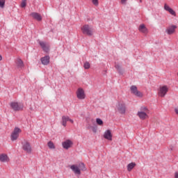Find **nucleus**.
I'll list each match as a JSON object with an SVG mask.
<instances>
[{
    "label": "nucleus",
    "instance_id": "7",
    "mask_svg": "<svg viewBox=\"0 0 178 178\" xmlns=\"http://www.w3.org/2000/svg\"><path fill=\"white\" fill-rule=\"evenodd\" d=\"M117 111L120 115H125L126 114V105L123 103H119L117 106Z\"/></svg>",
    "mask_w": 178,
    "mask_h": 178
},
{
    "label": "nucleus",
    "instance_id": "12",
    "mask_svg": "<svg viewBox=\"0 0 178 178\" xmlns=\"http://www.w3.org/2000/svg\"><path fill=\"white\" fill-rule=\"evenodd\" d=\"M112 131H111L110 129L105 131L104 134V138L108 140V141H112Z\"/></svg>",
    "mask_w": 178,
    "mask_h": 178
},
{
    "label": "nucleus",
    "instance_id": "16",
    "mask_svg": "<svg viewBox=\"0 0 178 178\" xmlns=\"http://www.w3.org/2000/svg\"><path fill=\"white\" fill-rule=\"evenodd\" d=\"M164 9L166 10V12H169L172 16H176V12H175V10H173V9H172V8H170V6H169L168 4H164Z\"/></svg>",
    "mask_w": 178,
    "mask_h": 178
},
{
    "label": "nucleus",
    "instance_id": "13",
    "mask_svg": "<svg viewBox=\"0 0 178 178\" xmlns=\"http://www.w3.org/2000/svg\"><path fill=\"white\" fill-rule=\"evenodd\" d=\"M30 16H31L33 19H35V20H37L38 22H41V20H42V17L38 13H31Z\"/></svg>",
    "mask_w": 178,
    "mask_h": 178
},
{
    "label": "nucleus",
    "instance_id": "27",
    "mask_svg": "<svg viewBox=\"0 0 178 178\" xmlns=\"http://www.w3.org/2000/svg\"><path fill=\"white\" fill-rule=\"evenodd\" d=\"M84 69H90V63L86 62L83 65Z\"/></svg>",
    "mask_w": 178,
    "mask_h": 178
},
{
    "label": "nucleus",
    "instance_id": "35",
    "mask_svg": "<svg viewBox=\"0 0 178 178\" xmlns=\"http://www.w3.org/2000/svg\"><path fill=\"white\" fill-rule=\"evenodd\" d=\"M115 68H116V69H120V67L119 65H115Z\"/></svg>",
    "mask_w": 178,
    "mask_h": 178
},
{
    "label": "nucleus",
    "instance_id": "21",
    "mask_svg": "<svg viewBox=\"0 0 178 178\" xmlns=\"http://www.w3.org/2000/svg\"><path fill=\"white\" fill-rule=\"evenodd\" d=\"M136 166V163H131L128 164L127 165V170L128 172H131L133 169H134V167Z\"/></svg>",
    "mask_w": 178,
    "mask_h": 178
},
{
    "label": "nucleus",
    "instance_id": "6",
    "mask_svg": "<svg viewBox=\"0 0 178 178\" xmlns=\"http://www.w3.org/2000/svg\"><path fill=\"white\" fill-rule=\"evenodd\" d=\"M22 149L26 154H31L33 152V148L31 147V145L28 141L22 142Z\"/></svg>",
    "mask_w": 178,
    "mask_h": 178
},
{
    "label": "nucleus",
    "instance_id": "1",
    "mask_svg": "<svg viewBox=\"0 0 178 178\" xmlns=\"http://www.w3.org/2000/svg\"><path fill=\"white\" fill-rule=\"evenodd\" d=\"M149 113V110L147 106H141L139 111H138L136 116L140 119V120H146V119H149V116L148 114Z\"/></svg>",
    "mask_w": 178,
    "mask_h": 178
},
{
    "label": "nucleus",
    "instance_id": "24",
    "mask_svg": "<svg viewBox=\"0 0 178 178\" xmlns=\"http://www.w3.org/2000/svg\"><path fill=\"white\" fill-rule=\"evenodd\" d=\"M47 145L49 148H50V149H55V145L54 144V143H52V141H49L47 143Z\"/></svg>",
    "mask_w": 178,
    "mask_h": 178
},
{
    "label": "nucleus",
    "instance_id": "20",
    "mask_svg": "<svg viewBox=\"0 0 178 178\" xmlns=\"http://www.w3.org/2000/svg\"><path fill=\"white\" fill-rule=\"evenodd\" d=\"M157 93L159 97H163L168 93V90H159Z\"/></svg>",
    "mask_w": 178,
    "mask_h": 178
},
{
    "label": "nucleus",
    "instance_id": "4",
    "mask_svg": "<svg viewBox=\"0 0 178 178\" xmlns=\"http://www.w3.org/2000/svg\"><path fill=\"white\" fill-rule=\"evenodd\" d=\"M10 109L14 111V112H19L22 111L24 108L23 104L17 102H11L10 103Z\"/></svg>",
    "mask_w": 178,
    "mask_h": 178
},
{
    "label": "nucleus",
    "instance_id": "34",
    "mask_svg": "<svg viewBox=\"0 0 178 178\" xmlns=\"http://www.w3.org/2000/svg\"><path fill=\"white\" fill-rule=\"evenodd\" d=\"M175 113L178 115V108H175Z\"/></svg>",
    "mask_w": 178,
    "mask_h": 178
},
{
    "label": "nucleus",
    "instance_id": "33",
    "mask_svg": "<svg viewBox=\"0 0 178 178\" xmlns=\"http://www.w3.org/2000/svg\"><path fill=\"white\" fill-rule=\"evenodd\" d=\"M175 178H178V172H175Z\"/></svg>",
    "mask_w": 178,
    "mask_h": 178
},
{
    "label": "nucleus",
    "instance_id": "25",
    "mask_svg": "<svg viewBox=\"0 0 178 178\" xmlns=\"http://www.w3.org/2000/svg\"><path fill=\"white\" fill-rule=\"evenodd\" d=\"M26 1L27 0H22L21 3V8H26V5H27Z\"/></svg>",
    "mask_w": 178,
    "mask_h": 178
},
{
    "label": "nucleus",
    "instance_id": "31",
    "mask_svg": "<svg viewBox=\"0 0 178 178\" xmlns=\"http://www.w3.org/2000/svg\"><path fill=\"white\" fill-rule=\"evenodd\" d=\"M126 2H127V0H121V3L123 5H125Z\"/></svg>",
    "mask_w": 178,
    "mask_h": 178
},
{
    "label": "nucleus",
    "instance_id": "29",
    "mask_svg": "<svg viewBox=\"0 0 178 178\" xmlns=\"http://www.w3.org/2000/svg\"><path fill=\"white\" fill-rule=\"evenodd\" d=\"M160 90H168V88L166 86H163L160 87Z\"/></svg>",
    "mask_w": 178,
    "mask_h": 178
},
{
    "label": "nucleus",
    "instance_id": "30",
    "mask_svg": "<svg viewBox=\"0 0 178 178\" xmlns=\"http://www.w3.org/2000/svg\"><path fill=\"white\" fill-rule=\"evenodd\" d=\"M137 86H131V90H137Z\"/></svg>",
    "mask_w": 178,
    "mask_h": 178
},
{
    "label": "nucleus",
    "instance_id": "5",
    "mask_svg": "<svg viewBox=\"0 0 178 178\" xmlns=\"http://www.w3.org/2000/svg\"><path fill=\"white\" fill-rule=\"evenodd\" d=\"M22 133V129L19 127H15L10 135L12 141H16L19 138V135Z\"/></svg>",
    "mask_w": 178,
    "mask_h": 178
},
{
    "label": "nucleus",
    "instance_id": "8",
    "mask_svg": "<svg viewBox=\"0 0 178 178\" xmlns=\"http://www.w3.org/2000/svg\"><path fill=\"white\" fill-rule=\"evenodd\" d=\"M67 122H70V123H72V124H73V123H74V121L73 120L70 119V118H69V116L63 115L61 119V124L63 126H64V127H66Z\"/></svg>",
    "mask_w": 178,
    "mask_h": 178
},
{
    "label": "nucleus",
    "instance_id": "18",
    "mask_svg": "<svg viewBox=\"0 0 178 178\" xmlns=\"http://www.w3.org/2000/svg\"><path fill=\"white\" fill-rule=\"evenodd\" d=\"M131 93L135 95V97H143V94L139 90H131Z\"/></svg>",
    "mask_w": 178,
    "mask_h": 178
},
{
    "label": "nucleus",
    "instance_id": "37",
    "mask_svg": "<svg viewBox=\"0 0 178 178\" xmlns=\"http://www.w3.org/2000/svg\"><path fill=\"white\" fill-rule=\"evenodd\" d=\"M140 1V3H143V0H139Z\"/></svg>",
    "mask_w": 178,
    "mask_h": 178
},
{
    "label": "nucleus",
    "instance_id": "15",
    "mask_svg": "<svg viewBox=\"0 0 178 178\" xmlns=\"http://www.w3.org/2000/svg\"><path fill=\"white\" fill-rule=\"evenodd\" d=\"M10 161V159H9V156L6 154H0V162H9Z\"/></svg>",
    "mask_w": 178,
    "mask_h": 178
},
{
    "label": "nucleus",
    "instance_id": "9",
    "mask_svg": "<svg viewBox=\"0 0 178 178\" xmlns=\"http://www.w3.org/2000/svg\"><path fill=\"white\" fill-rule=\"evenodd\" d=\"M177 29V26L170 25L166 29L165 32L167 33V34H168V35H172V34H175Z\"/></svg>",
    "mask_w": 178,
    "mask_h": 178
},
{
    "label": "nucleus",
    "instance_id": "17",
    "mask_svg": "<svg viewBox=\"0 0 178 178\" xmlns=\"http://www.w3.org/2000/svg\"><path fill=\"white\" fill-rule=\"evenodd\" d=\"M138 30L140 33H143V34L148 33V29H147L145 24H140L138 27Z\"/></svg>",
    "mask_w": 178,
    "mask_h": 178
},
{
    "label": "nucleus",
    "instance_id": "11",
    "mask_svg": "<svg viewBox=\"0 0 178 178\" xmlns=\"http://www.w3.org/2000/svg\"><path fill=\"white\" fill-rule=\"evenodd\" d=\"M76 94L78 99H86V92H84V90H78Z\"/></svg>",
    "mask_w": 178,
    "mask_h": 178
},
{
    "label": "nucleus",
    "instance_id": "23",
    "mask_svg": "<svg viewBox=\"0 0 178 178\" xmlns=\"http://www.w3.org/2000/svg\"><path fill=\"white\" fill-rule=\"evenodd\" d=\"M96 123L98 124V126H104V121H102V120L100 118L96 119Z\"/></svg>",
    "mask_w": 178,
    "mask_h": 178
},
{
    "label": "nucleus",
    "instance_id": "2",
    "mask_svg": "<svg viewBox=\"0 0 178 178\" xmlns=\"http://www.w3.org/2000/svg\"><path fill=\"white\" fill-rule=\"evenodd\" d=\"M81 30L85 35H89L90 37L94 34V29L88 24L83 25Z\"/></svg>",
    "mask_w": 178,
    "mask_h": 178
},
{
    "label": "nucleus",
    "instance_id": "32",
    "mask_svg": "<svg viewBox=\"0 0 178 178\" xmlns=\"http://www.w3.org/2000/svg\"><path fill=\"white\" fill-rule=\"evenodd\" d=\"M92 131L93 133H97V128H93Z\"/></svg>",
    "mask_w": 178,
    "mask_h": 178
},
{
    "label": "nucleus",
    "instance_id": "14",
    "mask_svg": "<svg viewBox=\"0 0 178 178\" xmlns=\"http://www.w3.org/2000/svg\"><path fill=\"white\" fill-rule=\"evenodd\" d=\"M39 44L44 52H49V44L44 42H39Z\"/></svg>",
    "mask_w": 178,
    "mask_h": 178
},
{
    "label": "nucleus",
    "instance_id": "26",
    "mask_svg": "<svg viewBox=\"0 0 178 178\" xmlns=\"http://www.w3.org/2000/svg\"><path fill=\"white\" fill-rule=\"evenodd\" d=\"M0 8H5V0H0Z\"/></svg>",
    "mask_w": 178,
    "mask_h": 178
},
{
    "label": "nucleus",
    "instance_id": "22",
    "mask_svg": "<svg viewBox=\"0 0 178 178\" xmlns=\"http://www.w3.org/2000/svg\"><path fill=\"white\" fill-rule=\"evenodd\" d=\"M17 66L21 68L24 67V64L23 63V60H22V59L20 58L17 59Z\"/></svg>",
    "mask_w": 178,
    "mask_h": 178
},
{
    "label": "nucleus",
    "instance_id": "3",
    "mask_svg": "<svg viewBox=\"0 0 178 178\" xmlns=\"http://www.w3.org/2000/svg\"><path fill=\"white\" fill-rule=\"evenodd\" d=\"M81 166L83 168L81 170H84V169H86V165L83 163H81L79 165H72L70 166V169L72 170V172H74L75 175H81V170H80Z\"/></svg>",
    "mask_w": 178,
    "mask_h": 178
},
{
    "label": "nucleus",
    "instance_id": "36",
    "mask_svg": "<svg viewBox=\"0 0 178 178\" xmlns=\"http://www.w3.org/2000/svg\"><path fill=\"white\" fill-rule=\"evenodd\" d=\"M2 60V56L0 54V62Z\"/></svg>",
    "mask_w": 178,
    "mask_h": 178
},
{
    "label": "nucleus",
    "instance_id": "28",
    "mask_svg": "<svg viewBox=\"0 0 178 178\" xmlns=\"http://www.w3.org/2000/svg\"><path fill=\"white\" fill-rule=\"evenodd\" d=\"M92 2L93 3V5H95V6H98V5H99L98 0H92Z\"/></svg>",
    "mask_w": 178,
    "mask_h": 178
},
{
    "label": "nucleus",
    "instance_id": "10",
    "mask_svg": "<svg viewBox=\"0 0 178 178\" xmlns=\"http://www.w3.org/2000/svg\"><path fill=\"white\" fill-rule=\"evenodd\" d=\"M62 146L64 149H69V148H72V147H73V141L71 140H66L62 143Z\"/></svg>",
    "mask_w": 178,
    "mask_h": 178
},
{
    "label": "nucleus",
    "instance_id": "19",
    "mask_svg": "<svg viewBox=\"0 0 178 178\" xmlns=\"http://www.w3.org/2000/svg\"><path fill=\"white\" fill-rule=\"evenodd\" d=\"M49 56H45L44 57L41 58V62L42 65H49Z\"/></svg>",
    "mask_w": 178,
    "mask_h": 178
}]
</instances>
